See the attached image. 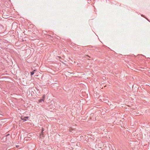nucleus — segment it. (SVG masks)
I'll return each mask as SVG.
<instances>
[{
    "label": "nucleus",
    "instance_id": "nucleus-1",
    "mask_svg": "<svg viewBox=\"0 0 150 150\" xmlns=\"http://www.w3.org/2000/svg\"><path fill=\"white\" fill-rule=\"evenodd\" d=\"M20 118L21 119V120H23V122H24L26 121V119H24L23 118V116H21L20 117Z\"/></svg>",
    "mask_w": 150,
    "mask_h": 150
},
{
    "label": "nucleus",
    "instance_id": "nucleus-2",
    "mask_svg": "<svg viewBox=\"0 0 150 150\" xmlns=\"http://www.w3.org/2000/svg\"><path fill=\"white\" fill-rule=\"evenodd\" d=\"M36 71V70H34L33 71L31 72V74L32 75H33L34 74V71Z\"/></svg>",
    "mask_w": 150,
    "mask_h": 150
},
{
    "label": "nucleus",
    "instance_id": "nucleus-3",
    "mask_svg": "<svg viewBox=\"0 0 150 150\" xmlns=\"http://www.w3.org/2000/svg\"><path fill=\"white\" fill-rule=\"evenodd\" d=\"M42 101H44V100L43 99H42H42H40V100H39V102H41Z\"/></svg>",
    "mask_w": 150,
    "mask_h": 150
},
{
    "label": "nucleus",
    "instance_id": "nucleus-4",
    "mask_svg": "<svg viewBox=\"0 0 150 150\" xmlns=\"http://www.w3.org/2000/svg\"><path fill=\"white\" fill-rule=\"evenodd\" d=\"M42 98H43V100L45 99V95H44L43 96Z\"/></svg>",
    "mask_w": 150,
    "mask_h": 150
},
{
    "label": "nucleus",
    "instance_id": "nucleus-5",
    "mask_svg": "<svg viewBox=\"0 0 150 150\" xmlns=\"http://www.w3.org/2000/svg\"><path fill=\"white\" fill-rule=\"evenodd\" d=\"M28 117H24V118H26V119H28Z\"/></svg>",
    "mask_w": 150,
    "mask_h": 150
},
{
    "label": "nucleus",
    "instance_id": "nucleus-6",
    "mask_svg": "<svg viewBox=\"0 0 150 150\" xmlns=\"http://www.w3.org/2000/svg\"><path fill=\"white\" fill-rule=\"evenodd\" d=\"M44 131V129L43 128H42V132Z\"/></svg>",
    "mask_w": 150,
    "mask_h": 150
},
{
    "label": "nucleus",
    "instance_id": "nucleus-7",
    "mask_svg": "<svg viewBox=\"0 0 150 150\" xmlns=\"http://www.w3.org/2000/svg\"><path fill=\"white\" fill-rule=\"evenodd\" d=\"M69 131H70V132H71V131L70 129L69 130Z\"/></svg>",
    "mask_w": 150,
    "mask_h": 150
},
{
    "label": "nucleus",
    "instance_id": "nucleus-8",
    "mask_svg": "<svg viewBox=\"0 0 150 150\" xmlns=\"http://www.w3.org/2000/svg\"><path fill=\"white\" fill-rule=\"evenodd\" d=\"M16 147H18V146H16Z\"/></svg>",
    "mask_w": 150,
    "mask_h": 150
},
{
    "label": "nucleus",
    "instance_id": "nucleus-9",
    "mask_svg": "<svg viewBox=\"0 0 150 150\" xmlns=\"http://www.w3.org/2000/svg\"><path fill=\"white\" fill-rule=\"evenodd\" d=\"M16 147H18V146H16Z\"/></svg>",
    "mask_w": 150,
    "mask_h": 150
}]
</instances>
